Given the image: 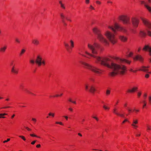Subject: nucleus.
<instances>
[{"label":"nucleus","mask_w":151,"mask_h":151,"mask_svg":"<svg viewBox=\"0 0 151 151\" xmlns=\"http://www.w3.org/2000/svg\"><path fill=\"white\" fill-rule=\"evenodd\" d=\"M88 46L92 53L87 51L85 52V53L94 58L96 63L111 68L112 70L109 73L110 76L114 77L117 74L123 75L125 74L127 70L125 66L112 62L109 58L101 57L96 55L97 53V50L99 47V44L96 43L93 45L88 44Z\"/></svg>","instance_id":"obj_1"},{"label":"nucleus","mask_w":151,"mask_h":151,"mask_svg":"<svg viewBox=\"0 0 151 151\" xmlns=\"http://www.w3.org/2000/svg\"><path fill=\"white\" fill-rule=\"evenodd\" d=\"M107 27L111 29L114 33H113L109 31H106L105 32L104 35L113 44H114L116 42V39L114 35V34H116V30L121 31L123 32H126V29L120 27L116 23H115L114 26L108 25Z\"/></svg>","instance_id":"obj_2"},{"label":"nucleus","mask_w":151,"mask_h":151,"mask_svg":"<svg viewBox=\"0 0 151 151\" xmlns=\"http://www.w3.org/2000/svg\"><path fill=\"white\" fill-rule=\"evenodd\" d=\"M93 32L97 35L98 39L101 42L105 45H108L109 44V41L101 34V30L100 29L95 27L93 29Z\"/></svg>","instance_id":"obj_3"},{"label":"nucleus","mask_w":151,"mask_h":151,"mask_svg":"<svg viewBox=\"0 0 151 151\" xmlns=\"http://www.w3.org/2000/svg\"><path fill=\"white\" fill-rule=\"evenodd\" d=\"M81 63L84 65L85 68L90 70L94 73L98 75L101 73V69L83 61L81 62Z\"/></svg>","instance_id":"obj_4"},{"label":"nucleus","mask_w":151,"mask_h":151,"mask_svg":"<svg viewBox=\"0 0 151 151\" xmlns=\"http://www.w3.org/2000/svg\"><path fill=\"white\" fill-rule=\"evenodd\" d=\"M141 19L144 25L149 29H147V35L151 37V31L149 30L151 29V23L145 19L141 18Z\"/></svg>","instance_id":"obj_5"},{"label":"nucleus","mask_w":151,"mask_h":151,"mask_svg":"<svg viewBox=\"0 0 151 151\" xmlns=\"http://www.w3.org/2000/svg\"><path fill=\"white\" fill-rule=\"evenodd\" d=\"M119 19L121 21L123 24H128L130 23V18L129 17L126 15H122L119 17Z\"/></svg>","instance_id":"obj_6"},{"label":"nucleus","mask_w":151,"mask_h":151,"mask_svg":"<svg viewBox=\"0 0 151 151\" xmlns=\"http://www.w3.org/2000/svg\"><path fill=\"white\" fill-rule=\"evenodd\" d=\"M85 90L88 91L92 94H94L96 90L95 87L93 85H90L88 84L85 85Z\"/></svg>","instance_id":"obj_7"},{"label":"nucleus","mask_w":151,"mask_h":151,"mask_svg":"<svg viewBox=\"0 0 151 151\" xmlns=\"http://www.w3.org/2000/svg\"><path fill=\"white\" fill-rule=\"evenodd\" d=\"M35 62L39 66H40L42 65H45V61L42 60V57L40 55L37 56Z\"/></svg>","instance_id":"obj_8"},{"label":"nucleus","mask_w":151,"mask_h":151,"mask_svg":"<svg viewBox=\"0 0 151 151\" xmlns=\"http://www.w3.org/2000/svg\"><path fill=\"white\" fill-rule=\"evenodd\" d=\"M114 59L116 60L117 61L118 63H119L125 62L127 64H129L131 63V61H129L125 59H122L118 57H115L114 58Z\"/></svg>","instance_id":"obj_9"},{"label":"nucleus","mask_w":151,"mask_h":151,"mask_svg":"<svg viewBox=\"0 0 151 151\" xmlns=\"http://www.w3.org/2000/svg\"><path fill=\"white\" fill-rule=\"evenodd\" d=\"M143 50L145 51H148L149 52V55L150 56L149 59L150 62L151 63V47L148 45H145L143 48Z\"/></svg>","instance_id":"obj_10"},{"label":"nucleus","mask_w":151,"mask_h":151,"mask_svg":"<svg viewBox=\"0 0 151 151\" xmlns=\"http://www.w3.org/2000/svg\"><path fill=\"white\" fill-rule=\"evenodd\" d=\"M132 22L134 26L137 27L138 26L139 20L135 18H132Z\"/></svg>","instance_id":"obj_11"},{"label":"nucleus","mask_w":151,"mask_h":151,"mask_svg":"<svg viewBox=\"0 0 151 151\" xmlns=\"http://www.w3.org/2000/svg\"><path fill=\"white\" fill-rule=\"evenodd\" d=\"M133 59L134 60H138L140 62H142L143 60V58L140 55H137L135 57L133 58Z\"/></svg>","instance_id":"obj_12"},{"label":"nucleus","mask_w":151,"mask_h":151,"mask_svg":"<svg viewBox=\"0 0 151 151\" xmlns=\"http://www.w3.org/2000/svg\"><path fill=\"white\" fill-rule=\"evenodd\" d=\"M11 72L14 74H17L18 73V70L16 69L14 66L12 67L11 69Z\"/></svg>","instance_id":"obj_13"},{"label":"nucleus","mask_w":151,"mask_h":151,"mask_svg":"<svg viewBox=\"0 0 151 151\" xmlns=\"http://www.w3.org/2000/svg\"><path fill=\"white\" fill-rule=\"evenodd\" d=\"M32 43L35 45H37L39 44V41L37 39H34L32 40Z\"/></svg>","instance_id":"obj_14"},{"label":"nucleus","mask_w":151,"mask_h":151,"mask_svg":"<svg viewBox=\"0 0 151 151\" xmlns=\"http://www.w3.org/2000/svg\"><path fill=\"white\" fill-rule=\"evenodd\" d=\"M149 68V67H145L142 66L141 67V68L139 70L142 71L144 72H147V71L148 70L147 68Z\"/></svg>","instance_id":"obj_15"},{"label":"nucleus","mask_w":151,"mask_h":151,"mask_svg":"<svg viewBox=\"0 0 151 151\" xmlns=\"http://www.w3.org/2000/svg\"><path fill=\"white\" fill-rule=\"evenodd\" d=\"M119 38L123 42H125L127 40V37L123 35H120L119 36Z\"/></svg>","instance_id":"obj_16"},{"label":"nucleus","mask_w":151,"mask_h":151,"mask_svg":"<svg viewBox=\"0 0 151 151\" xmlns=\"http://www.w3.org/2000/svg\"><path fill=\"white\" fill-rule=\"evenodd\" d=\"M7 48V46L4 45L0 48V52H4Z\"/></svg>","instance_id":"obj_17"},{"label":"nucleus","mask_w":151,"mask_h":151,"mask_svg":"<svg viewBox=\"0 0 151 151\" xmlns=\"http://www.w3.org/2000/svg\"><path fill=\"white\" fill-rule=\"evenodd\" d=\"M137 87H133L132 89H129L128 90V92L130 93H132L135 92L136 90L137 89Z\"/></svg>","instance_id":"obj_18"},{"label":"nucleus","mask_w":151,"mask_h":151,"mask_svg":"<svg viewBox=\"0 0 151 151\" xmlns=\"http://www.w3.org/2000/svg\"><path fill=\"white\" fill-rule=\"evenodd\" d=\"M140 35L142 37H144L145 36L146 33L144 31L141 30L139 32Z\"/></svg>","instance_id":"obj_19"},{"label":"nucleus","mask_w":151,"mask_h":151,"mask_svg":"<svg viewBox=\"0 0 151 151\" xmlns=\"http://www.w3.org/2000/svg\"><path fill=\"white\" fill-rule=\"evenodd\" d=\"M25 52L26 50L24 49H22L19 53V55L20 56H22Z\"/></svg>","instance_id":"obj_20"},{"label":"nucleus","mask_w":151,"mask_h":151,"mask_svg":"<svg viewBox=\"0 0 151 151\" xmlns=\"http://www.w3.org/2000/svg\"><path fill=\"white\" fill-rule=\"evenodd\" d=\"M69 42L70 43V46L71 48H72L74 47V41L72 40H70Z\"/></svg>","instance_id":"obj_21"},{"label":"nucleus","mask_w":151,"mask_h":151,"mask_svg":"<svg viewBox=\"0 0 151 151\" xmlns=\"http://www.w3.org/2000/svg\"><path fill=\"white\" fill-rule=\"evenodd\" d=\"M7 114L6 113H1L0 114V118H5L4 116L6 115Z\"/></svg>","instance_id":"obj_22"},{"label":"nucleus","mask_w":151,"mask_h":151,"mask_svg":"<svg viewBox=\"0 0 151 151\" xmlns=\"http://www.w3.org/2000/svg\"><path fill=\"white\" fill-rule=\"evenodd\" d=\"M146 8L151 13V7L149 5H146Z\"/></svg>","instance_id":"obj_23"},{"label":"nucleus","mask_w":151,"mask_h":151,"mask_svg":"<svg viewBox=\"0 0 151 151\" xmlns=\"http://www.w3.org/2000/svg\"><path fill=\"white\" fill-rule=\"evenodd\" d=\"M138 123V120L137 119H133V122L132 124H136Z\"/></svg>","instance_id":"obj_24"},{"label":"nucleus","mask_w":151,"mask_h":151,"mask_svg":"<svg viewBox=\"0 0 151 151\" xmlns=\"http://www.w3.org/2000/svg\"><path fill=\"white\" fill-rule=\"evenodd\" d=\"M113 113L116 114V115L118 114V112H117V110L116 109L114 108L113 110Z\"/></svg>","instance_id":"obj_25"},{"label":"nucleus","mask_w":151,"mask_h":151,"mask_svg":"<svg viewBox=\"0 0 151 151\" xmlns=\"http://www.w3.org/2000/svg\"><path fill=\"white\" fill-rule=\"evenodd\" d=\"M68 101H69V102H72L74 104H76V101H73L71 99V98H69L68 100Z\"/></svg>","instance_id":"obj_26"},{"label":"nucleus","mask_w":151,"mask_h":151,"mask_svg":"<svg viewBox=\"0 0 151 151\" xmlns=\"http://www.w3.org/2000/svg\"><path fill=\"white\" fill-rule=\"evenodd\" d=\"M55 114L54 113L50 112L49 113L48 115L49 116H51L52 117H54L55 116Z\"/></svg>","instance_id":"obj_27"},{"label":"nucleus","mask_w":151,"mask_h":151,"mask_svg":"<svg viewBox=\"0 0 151 151\" xmlns=\"http://www.w3.org/2000/svg\"><path fill=\"white\" fill-rule=\"evenodd\" d=\"M30 136H31V137H35L38 138H40V137L38 136L37 135L34 134H30Z\"/></svg>","instance_id":"obj_28"},{"label":"nucleus","mask_w":151,"mask_h":151,"mask_svg":"<svg viewBox=\"0 0 151 151\" xmlns=\"http://www.w3.org/2000/svg\"><path fill=\"white\" fill-rule=\"evenodd\" d=\"M147 131L151 130V126L149 125H147Z\"/></svg>","instance_id":"obj_29"},{"label":"nucleus","mask_w":151,"mask_h":151,"mask_svg":"<svg viewBox=\"0 0 151 151\" xmlns=\"http://www.w3.org/2000/svg\"><path fill=\"white\" fill-rule=\"evenodd\" d=\"M103 108L105 110H109V107L105 105H104L103 106Z\"/></svg>","instance_id":"obj_30"},{"label":"nucleus","mask_w":151,"mask_h":151,"mask_svg":"<svg viewBox=\"0 0 151 151\" xmlns=\"http://www.w3.org/2000/svg\"><path fill=\"white\" fill-rule=\"evenodd\" d=\"M60 16L61 17V18L62 19V20L63 19H64V18L66 17H65L63 13L60 14Z\"/></svg>","instance_id":"obj_31"},{"label":"nucleus","mask_w":151,"mask_h":151,"mask_svg":"<svg viewBox=\"0 0 151 151\" xmlns=\"http://www.w3.org/2000/svg\"><path fill=\"white\" fill-rule=\"evenodd\" d=\"M110 93V91L109 90L107 89L106 90V95H109Z\"/></svg>","instance_id":"obj_32"},{"label":"nucleus","mask_w":151,"mask_h":151,"mask_svg":"<svg viewBox=\"0 0 151 151\" xmlns=\"http://www.w3.org/2000/svg\"><path fill=\"white\" fill-rule=\"evenodd\" d=\"M64 45L65 47H66V48L67 50H68L69 49H68V47H69V45L66 43H64Z\"/></svg>","instance_id":"obj_33"},{"label":"nucleus","mask_w":151,"mask_h":151,"mask_svg":"<svg viewBox=\"0 0 151 151\" xmlns=\"http://www.w3.org/2000/svg\"><path fill=\"white\" fill-rule=\"evenodd\" d=\"M141 3L142 4H144L145 6L146 7V5H148L145 1H141Z\"/></svg>","instance_id":"obj_34"},{"label":"nucleus","mask_w":151,"mask_h":151,"mask_svg":"<svg viewBox=\"0 0 151 151\" xmlns=\"http://www.w3.org/2000/svg\"><path fill=\"white\" fill-rule=\"evenodd\" d=\"M19 137L21 138L22 139H23L24 141H25L26 140V138L25 137L23 136L20 135L19 136Z\"/></svg>","instance_id":"obj_35"},{"label":"nucleus","mask_w":151,"mask_h":151,"mask_svg":"<svg viewBox=\"0 0 151 151\" xmlns=\"http://www.w3.org/2000/svg\"><path fill=\"white\" fill-rule=\"evenodd\" d=\"M133 55V53L132 52H130L128 54V56L129 57H131L132 55Z\"/></svg>","instance_id":"obj_36"},{"label":"nucleus","mask_w":151,"mask_h":151,"mask_svg":"<svg viewBox=\"0 0 151 151\" xmlns=\"http://www.w3.org/2000/svg\"><path fill=\"white\" fill-rule=\"evenodd\" d=\"M117 115L120 116L121 117H124V115L123 114H120L118 113V114H117Z\"/></svg>","instance_id":"obj_37"},{"label":"nucleus","mask_w":151,"mask_h":151,"mask_svg":"<svg viewBox=\"0 0 151 151\" xmlns=\"http://www.w3.org/2000/svg\"><path fill=\"white\" fill-rule=\"evenodd\" d=\"M143 102L144 103V105H143V108H144L146 105V102L145 101H143Z\"/></svg>","instance_id":"obj_38"},{"label":"nucleus","mask_w":151,"mask_h":151,"mask_svg":"<svg viewBox=\"0 0 151 151\" xmlns=\"http://www.w3.org/2000/svg\"><path fill=\"white\" fill-rule=\"evenodd\" d=\"M62 22L63 23L64 25L65 26H66L67 25V24L65 23V21L64 19H63L62 20Z\"/></svg>","instance_id":"obj_39"},{"label":"nucleus","mask_w":151,"mask_h":151,"mask_svg":"<svg viewBox=\"0 0 151 151\" xmlns=\"http://www.w3.org/2000/svg\"><path fill=\"white\" fill-rule=\"evenodd\" d=\"M63 93H61L60 94V95H58V94H56L55 96H54L53 97H58V96H62L63 95Z\"/></svg>","instance_id":"obj_40"},{"label":"nucleus","mask_w":151,"mask_h":151,"mask_svg":"<svg viewBox=\"0 0 151 151\" xmlns=\"http://www.w3.org/2000/svg\"><path fill=\"white\" fill-rule=\"evenodd\" d=\"M15 40L16 42L17 43H19L20 42V40H19V39H18L17 38H16L15 39Z\"/></svg>","instance_id":"obj_41"},{"label":"nucleus","mask_w":151,"mask_h":151,"mask_svg":"<svg viewBox=\"0 0 151 151\" xmlns=\"http://www.w3.org/2000/svg\"><path fill=\"white\" fill-rule=\"evenodd\" d=\"M55 123L56 124H59L60 125H63V124L62 122H55Z\"/></svg>","instance_id":"obj_42"},{"label":"nucleus","mask_w":151,"mask_h":151,"mask_svg":"<svg viewBox=\"0 0 151 151\" xmlns=\"http://www.w3.org/2000/svg\"><path fill=\"white\" fill-rule=\"evenodd\" d=\"M29 61L31 63L33 64H34L35 62V61L34 60H30Z\"/></svg>","instance_id":"obj_43"},{"label":"nucleus","mask_w":151,"mask_h":151,"mask_svg":"<svg viewBox=\"0 0 151 151\" xmlns=\"http://www.w3.org/2000/svg\"><path fill=\"white\" fill-rule=\"evenodd\" d=\"M90 8L92 10H94L95 9L94 8L92 5H90Z\"/></svg>","instance_id":"obj_44"},{"label":"nucleus","mask_w":151,"mask_h":151,"mask_svg":"<svg viewBox=\"0 0 151 151\" xmlns=\"http://www.w3.org/2000/svg\"><path fill=\"white\" fill-rule=\"evenodd\" d=\"M10 139L9 138L7 140H5V141H4L3 143H5L7 142H8V141H9L10 140Z\"/></svg>","instance_id":"obj_45"},{"label":"nucleus","mask_w":151,"mask_h":151,"mask_svg":"<svg viewBox=\"0 0 151 151\" xmlns=\"http://www.w3.org/2000/svg\"><path fill=\"white\" fill-rule=\"evenodd\" d=\"M92 117L93 118L95 119L97 121H99V119L96 116H92Z\"/></svg>","instance_id":"obj_46"},{"label":"nucleus","mask_w":151,"mask_h":151,"mask_svg":"<svg viewBox=\"0 0 151 151\" xmlns=\"http://www.w3.org/2000/svg\"><path fill=\"white\" fill-rule=\"evenodd\" d=\"M96 2L98 4H101V2L99 1H96Z\"/></svg>","instance_id":"obj_47"},{"label":"nucleus","mask_w":151,"mask_h":151,"mask_svg":"<svg viewBox=\"0 0 151 151\" xmlns=\"http://www.w3.org/2000/svg\"><path fill=\"white\" fill-rule=\"evenodd\" d=\"M65 19L68 21H70V22H71V20L68 17H65Z\"/></svg>","instance_id":"obj_48"},{"label":"nucleus","mask_w":151,"mask_h":151,"mask_svg":"<svg viewBox=\"0 0 151 151\" xmlns=\"http://www.w3.org/2000/svg\"><path fill=\"white\" fill-rule=\"evenodd\" d=\"M132 126L134 128H135L137 127V126L136 124H132Z\"/></svg>","instance_id":"obj_49"},{"label":"nucleus","mask_w":151,"mask_h":151,"mask_svg":"<svg viewBox=\"0 0 151 151\" xmlns=\"http://www.w3.org/2000/svg\"><path fill=\"white\" fill-rule=\"evenodd\" d=\"M90 0H85V2L86 4H88L89 3Z\"/></svg>","instance_id":"obj_50"},{"label":"nucleus","mask_w":151,"mask_h":151,"mask_svg":"<svg viewBox=\"0 0 151 151\" xmlns=\"http://www.w3.org/2000/svg\"><path fill=\"white\" fill-rule=\"evenodd\" d=\"M60 6H61V7L62 8H63L64 9H65V7L64 6V5L63 4H61V5H60Z\"/></svg>","instance_id":"obj_51"},{"label":"nucleus","mask_w":151,"mask_h":151,"mask_svg":"<svg viewBox=\"0 0 151 151\" xmlns=\"http://www.w3.org/2000/svg\"><path fill=\"white\" fill-rule=\"evenodd\" d=\"M32 120L34 122H36V119L34 118H32Z\"/></svg>","instance_id":"obj_52"},{"label":"nucleus","mask_w":151,"mask_h":151,"mask_svg":"<svg viewBox=\"0 0 151 151\" xmlns=\"http://www.w3.org/2000/svg\"><path fill=\"white\" fill-rule=\"evenodd\" d=\"M36 140H34V141H33L32 142H31V144L32 145L35 144L36 142Z\"/></svg>","instance_id":"obj_53"},{"label":"nucleus","mask_w":151,"mask_h":151,"mask_svg":"<svg viewBox=\"0 0 151 151\" xmlns=\"http://www.w3.org/2000/svg\"><path fill=\"white\" fill-rule=\"evenodd\" d=\"M149 101L150 103L151 104V96H150L149 97Z\"/></svg>","instance_id":"obj_54"},{"label":"nucleus","mask_w":151,"mask_h":151,"mask_svg":"<svg viewBox=\"0 0 151 151\" xmlns=\"http://www.w3.org/2000/svg\"><path fill=\"white\" fill-rule=\"evenodd\" d=\"M68 109L71 112H72L73 111V109L71 107L69 108Z\"/></svg>","instance_id":"obj_55"},{"label":"nucleus","mask_w":151,"mask_h":151,"mask_svg":"<svg viewBox=\"0 0 151 151\" xmlns=\"http://www.w3.org/2000/svg\"><path fill=\"white\" fill-rule=\"evenodd\" d=\"M26 129L27 130H28V131H31V129L29 128L28 127H25Z\"/></svg>","instance_id":"obj_56"},{"label":"nucleus","mask_w":151,"mask_h":151,"mask_svg":"<svg viewBox=\"0 0 151 151\" xmlns=\"http://www.w3.org/2000/svg\"><path fill=\"white\" fill-rule=\"evenodd\" d=\"M128 120L127 119H125L123 122L122 123H124L126 122H128Z\"/></svg>","instance_id":"obj_57"},{"label":"nucleus","mask_w":151,"mask_h":151,"mask_svg":"<svg viewBox=\"0 0 151 151\" xmlns=\"http://www.w3.org/2000/svg\"><path fill=\"white\" fill-rule=\"evenodd\" d=\"M141 93L140 92H138L137 93V95L139 97H140L141 95Z\"/></svg>","instance_id":"obj_58"},{"label":"nucleus","mask_w":151,"mask_h":151,"mask_svg":"<svg viewBox=\"0 0 151 151\" xmlns=\"http://www.w3.org/2000/svg\"><path fill=\"white\" fill-rule=\"evenodd\" d=\"M149 75L147 74H146L145 75V77L147 78H149Z\"/></svg>","instance_id":"obj_59"},{"label":"nucleus","mask_w":151,"mask_h":151,"mask_svg":"<svg viewBox=\"0 0 151 151\" xmlns=\"http://www.w3.org/2000/svg\"><path fill=\"white\" fill-rule=\"evenodd\" d=\"M36 147L37 148H39L41 147V145L40 144L37 145L36 146Z\"/></svg>","instance_id":"obj_60"},{"label":"nucleus","mask_w":151,"mask_h":151,"mask_svg":"<svg viewBox=\"0 0 151 151\" xmlns=\"http://www.w3.org/2000/svg\"><path fill=\"white\" fill-rule=\"evenodd\" d=\"M66 119V120H68V117L67 116H63Z\"/></svg>","instance_id":"obj_61"},{"label":"nucleus","mask_w":151,"mask_h":151,"mask_svg":"<svg viewBox=\"0 0 151 151\" xmlns=\"http://www.w3.org/2000/svg\"><path fill=\"white\" fill-rule=\"evenodd\" d=\"M107 2L108 3H110L111 4H112V1H109V0L107 1Z\"/></svg>","instance_id":"obj_62"},{"label":"nucleus","mask_w":151,"mask_h":151,"mask_svg":"<svg viewBox=\"0 0 151 151\" xmlns=\"http://www.w3.org/2000/svg\"><path fill=\"white\" fill-rule=\"evenodd\" d=\"M140 135V133H139V134H136V136H139Z\"/></svg>","instance_id":"obj_63"},{"label":"nucleus","mask_w":151,"mask_h":151,"mask_svg":"<svg viewBox=\"0 0 151 151\" xmlns=\"http://www.w3.org/2000/svg\"><path fill=\"white\" fill-rule=\"evenodd\" d=\"M147 1L149 4L151 3V0H147Z\"/></svg>","instance_id":"obj_64"}]
</instances>
